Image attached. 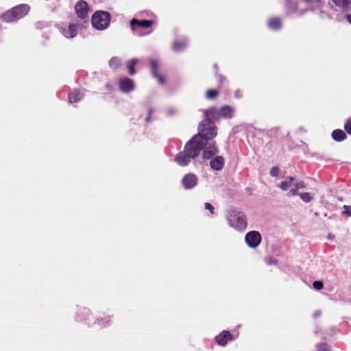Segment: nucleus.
Wrapping results in <instances>:
<instances>
[{"mask_svg":"<svg viewBox=\"0 0 351 351\" xmlns=\"http://www.w3.org/2000/svg\"><path fill=\"white\" fill-rule=\"evenodd\" d=\"M62 33L66 38L75 37L77 33L76 25L70 24L68 28H62Z\"/></svg>","mask_w":351,"mask_h":351,"instance_id":"2eb2a0df","label":"nucleus"},{"mask_svg":"<svg viewBox=\"0 0 351 351\" xmlns=\"http://www.w3.org/2000/svg\"><path fill=\"white\" fill-rule=\"evenodd\" d=\"M333 3L343 8H346L349 6V5L351 3V0H332Z\"/></svg>","mask_w":351,"mask_h":351,"instance_id":"b1692460","label":"nucleus"},{"mask_svg":"<svg viewBox=\"0 0 351 351\" xmlns=\"http://www.w3.org/2000/svg\"><path fill=\"white\" fill-rule=\"evenodd\" d=\"M197 177L193 173L186 175L182 179V184L186 189L193 188L197 184Z\"/></svg>","mask_w":351,"mask_h":351,"instance_id":"9d476101","label":"nucleus"},{"mask_svg":"<svg viewBox=\"0 0 351 351\" xmlns=\"http://www.w3.org/2000/svg\"><path fill=\"white\" fill-rule=\"evenodd\" d=\"M232 338L229 331L223 330L221 333L215 337V340L219 345L225 346L228 341Z\"/></svg>","mask_w":351,"mask_h":351,"instance_id":"ddd939ff","label":"nucleus"},{"mask_svg":"<svg viewBox=\"0 0 351 351\" xmlns=\"http://www.w3.org/2000/svg\"><path fill=\"white\" fill-rule=\"evenodd\" d=\"M300 198L305 202H309L312 199V197L311 196L309 193L305 192L299 194Z\"/></svg>","mask_w":351,"mask_h":351,"instance_id":"bb28decb","label":"nucleus"},{"mask_svg":"<svg viewBox=\"0 0 351 351\" xmlns=\"http://www.w3.org/2000/svg\"><path fill=\"white\" fill-rule=\"evenodd\" d=\"M210 165L215 170H221L223 167V158L217 156L210 162Z\"/></svg>","mask_w":351,"mask_h":351,"instance_id":"dca6fc26","label":"nucleus"},{"mask_svg":"<svg viewBox=\"0 0 351 351\" xmlns=\"http://www.w3.org/2000/svg\"><path fill=\"white\" fill-rule=\"evenodd\" d=\"M348 21L351 24V15L347 16Z\"/></svg>","mask_w":351,"mask_h":351,"instance_id":"a19ab883","label":"nucleus"},{"mask_svg":"<svg viewBox=\"0 0 351 351\" xmlns=\"http://www.w3.org/2000/svg\"><path fill=\"white\" fill-rule=\"evenodd\" d=\"M110 19L108 12L97 11L92 16V25L98 30H104L109 25Z\"/></svg>","mask_w":351,"mask_h":351,"instance_id":"39448f33","label":"nucleus"},{"mask_svg":"<svg viewBox=\"0 0 351 351\" xmlns=\"http://www.w3.org/2000/svg\"><path fill=\"white\" fill-rule=\"evenodd\" d=\"M287 12L289 13L293 12L296 9L295 3L293 2H289V1L287 2Z\"/></svg>","mask_w":351,"mask_h":351,"instance_id":"cd10ccee","label":"nucleus"},{"mask_svg":"<svg viewBox=\"0 0 351 351\" xmlns=\"http://www.w3.org/2000/svg\"><path fill=\"white\" fill-rule=\"evenodd\" d=\"M152 112H153V110L149 109L148 116L146 118V121H149L150 120L151 115H152Z\"/></svg>","mask_w":351,"mask_h":351,"instance_id":"c9c22d12","label":"nucleus"},{"mask_svg":"<svg viewBox=\"0 0 351 351\" xmlns=\"http://www.w3.org/2000/svg\"><path fill=\"white\" fill-rule=\"evenodd\" d=\"M320 315H321V311H317L314 313L313 317H317L319 316Z\"/></svg>","mask_w":351,"mask_h":351,"instance_id":"ea45409f","label":"nucleus"},{"mask_svg":"<svg viewBox=\"0 0 351 351\" xmlns=\"http://www.w3.org/2000/svg\"><path fill=\"white\" fill-rule=\"evenodd\" d=\"M220 111H221V117L226 118V119L231 118L233 115V112H234L233 109L230 106H225L222 107L220 109Z\"/></svg>","mask_w":351,"mask_h":351,"instance_id":"6ab92c4d","label":"nucleus"},{"mask_svg":"<svg viewBox=\"0 0 351 351\" xmlns=\"http://www.w3.org/2000/svg\"><path fill=\"white\" fill-rule=\"evenodd\" d=\"M343 209L344 210H343L342 214L350 217L351 216V208H350V206L344 205Z\"/></svg>","mask_w":351,"mask_h":351,"instance_id":"c756f323","label":"nucleus"},{"mask_svg":"<svg viewBox=\"0 0 351 351\" xmlns=\"http://www.w3.org/2000/svg\"><path fill=\"white\" fill-rule=\"evenodd\" d=\"M137 62H138V59H132L130 61V63L128 65L130 75H133L136 73V70L134 69V66Z\"/></svg>","mask_w":351,"mask_h":351,"instance_id":"393cba45","label":"nucleus"},{"mask_svg":"<svg viewBox=\"0 0 351 351\" xmlns=\"http://www.w3.org/2000/svg\"><path fill=\"white\" fill-rule=\"evenodd\" d=\"M158 68V66L157 62L154 60H151L152 73L153 76L158 80V82L160 84H162L165 82V79L162 75H159L157 73Z\"/></svg>","mask_w":351,"mask_h":351,"instance_id":"4468645a","label":"nucleus"},{"mask_svg":"<svg viewBox=\"0 0 351 351\" xmlns=\"http://www.w3.org/2000/svg\"><path fill=\"white\" fill-rule=\"evenodd\" d=\"M298 189H296V187L295 186L293 189H291L288 192L287 196L291 197V196H294V195H299L300 193H298Z\"/></svg>","mask_w":351,"mask_h":351,"instance_id":"2f4dec72","label":"nucleus"},{"mask_svg":"<svg viewBox=\"0 0 351 351\" xmlns=\"http://www.w3.org/2000/svg\"><path fill=\"white\" fill-rule=\"evenodd\" d=\"M204 115L205 119H208L213 122L221 117L220 110H217L215 108H211L205 110Z\"/></svg>","mask_w":351,"mask_h":351,"instance_id":"9b49d317","label":"nucleus"},{"mask_svg":"<svg viewBox=\"0 0 351 351\" xmlns=\"http://www.w3.org/2000/svg\"><path fill=\"white\" fill-rule=\"evenodd\" d=\"M153 23H154L153 21H151V20L139 21L136 19H132L130 21V25H131L132 29L133 30H134L136 25L143 27V28H148L152 25Z\"/></svg>","mask_w":351,"mask_h":351,"instance_id":"f8f14e48","label":"nucleus"},{"mask_svg":"<svg viewBox=\"0 0 351 351\" xmlns=\"http://www.w3.org/2000/svg\"><path fill=\"white\" fill-rule=\"evenodd\" d=\"M203 156L206 159H210L218 152V149L216 147L215 143H208V141L206 143V145L203 148Z\"/></svg>","mask_w":351,"mask_h":351,"instance_id":"1a4fd4ad","label":"nucleus"},{"mask_svg":"<svg viewBox=\"0 0 351 351\" xmlns=\"http://www.w3.org/2000/svg\"><path fill=\"white\" fill-rule=\"evenodd\" d=\"M186 41H175L172 45V49L175 51H180L183 50L186 46Z\"/></svg>","mask_w":351,"mask_h":351,"instance_id":"412c9836","label":"nucleus"},{"mask_svg":"<svg viewBox=\"0 0 351 351\" xmlns=\"http://www.w3.org/2000/svg\"><path fill=\"white\" fill-rule=\"evenodd\" d=\"M75 10L78 17L81 19H85L87 17L88 13V5L85 1H79L75 5Z\"/></svg>","mask_w":351,"mask_h":351,"instance_id":"0eeeda50","label":"nucleus"},{"mask_svg":"<svg viewBox=\"0 0 351 351\" xmlns=\"http://www.w3.org/2000/svg\"><path fill=\"white\" fill-rule=\"evenodd\" d=\"M294 186L296 187V189H301L306 188V185L303 181H300L295 183Z\"/></svg>","mask_w":351,"mask_h":351,"instance_id":"473e14b6","label":"nucleus"},{"mask_svg":"<svg viewBox=\"0 0 351 351\" xmlns=\"http://www.w3.org/2000/svg\"><path fill=\"white\" fill-rule=\"evenodd\" d=\"M344 128L348 134H351V121H348L345 124Z\"/></svg>","mask_w":351,"mask_h":351,"instance_id":"f704fd0d","label":"nucleus"},{"mask_svg":"<svg viewBox=\"0 0 351 351\" xmlns=\"http://www.w3.org/2000/svg\"><path fill=\"white\" fill-rule=\"evenodd\" d=\"M234 95H235V97H236L237 98H241V91H240L239 90H237L235 92Z\"/></svg>","mask_w":351,"mask_h":351,"instance_id":"4c0bfd02","label":"nucleus"},{"mask_svg":"<svg viewBox=\"0 0 351 351\" xmlns=\"http://www.w3.org/2000/svg\"><path fill=\"white\" fill-rule=\"evenodd\" d=\"M314 289L316 290H320L323 288V283L322 281H315L313 283Z\"/></svg>","mask_w":351,"mask_h":351,"instance_id":"c85d7f7f","label":"nucleus"},{"mask_svg":"<svg viewBox=\"0 0 351 351\" xmlns=\"http://www.w3.org/2000/svg\"><path fill=\"white\" fill-rule=\"evenodd\" d=\"M29 11V6L27 4H21L5 12L2 19L5 22L17 21L27 14Z\"/></svg>","mask_w":351,"mask_h":351,"instance_id":"7ed1b4c3","label":"nucleus"},{"mask_svg":"<svg viewBox=\"0 0 351 351\" xmlns=\"http://www.w3.org/2000/svg\"><path fill=\"white\" fill-rule=\"evenodd\" d=\"M204 207L206 210H208L212 215L214 214V207L210 203H205Z\"/></svg>","mask_w":351,"mask_h":351,"instance_id":"72a5a7b5","label":"nucleus"},{"mask_svg":"<svg viewBox=\"0 0 351 351\" xmlns=\"http://www.w3.org/2000/svg\"><path fill=\"white\" fill-rule=\"evenodd\" d=\"M279 173V168L276 166L273 167L270 170L271 176H277Z\"/></svg>","mask_w":351,"mask_h":351,"instance_id":"7c9ffc66","label":"nucleus"},{"mask_svg":"<svg viewBox=\"0 0 351 351\" xmlns=\"http://www.w3.org/2000/svg\"><path fill=\"white\" fill-rule=\"evenodd\" d=\"M199 136H194L186 143L183 152L177 154L175 160L180 166L189 165L191 159L195 158L203 149L206 144L198 140Z\"/></svg>","mask_w":351,"mask_h":351,"instance_id":"f257e3e1","label":"nucleus"},{"mask_svg":"<svg viewBox=\"0 0 351 351\" xmlns=\"http://www.w3.org/2000/svg\"><path fill=\"white\" fill-rule=\"evenodd\" d=\"M217 134V128L214 122L208 119H204L199 123L198 133L195 136H199L198 140L202 141L206 144V141L212 140Z\"/></svg>","mask_w":351,"mask_h":351,"instance_id":"f03ea898","label":"nucleus"},{"mask_svg":"<svg viewBox=\"0 0 351 351\" xmlns=\"http://www.w3.org/2000/svg\"><path fill=\"white\" fill-rule=\"evenodd\" d=\"M119 85L120 90L126 93L132 92L135 88L134 81L128 77L120 80Z\"/></svg>","mask_w":351,"mask_h":351,"instance_id":"6e6552de","label":"nucleus"},{"mask_svg":"<svg viewBox=\"0 0 351 351\" xmlns=\"http://www.w3.org/2000/svg\"><path fill=\"white\" fill-rule=\"evenodd\" d=\"M266 262L267 264H272V263H274L275 261L271 258H269L266 260Z\"/></svg>","mask_w":351,"mask_h":351,"instance_id":"58836bf2","label":"nucleus"},{"mask_svg":"<svg viewBox=\"0 0 351 351\" xmlns=\"http://www.w3.org/2000/svg\"><path fill=\"white\" fill-rule=\"evenodd\" d=\"M317 351H328V350L327 348L324 346H319Z\"/></svg>","mask_w":351,"mask_h":351,"instance_id":"e433bc0d","label":"nucleus"},{"mask_svg":"<svg viewBox=\"0 0 351 351\" xmlns=\"http://www.w3.org/2000/svg\"><path fill=\"white\" fill-rule=\"evenodd\" d=\"M268 25L271 29H278L281 27V22L280 19L274 18L269 21Z\"/></svg>","mask_w":351,"mask_h":351,"instance_id":"5701e85b","label":"nucleus"},{"mask_svg":"<svg viewBox=\"0 0 351 351\" xmlns=\"http://www.w3.org/2000/svg\"><path fill=\"white\" fill-rule=\"evenodd\" d=\"M219 95V91L216 90L210 89L206 92V98L208 99H212L215 98L216 96Z\"/></svg>","mask_w":351,"mask_h":351,"instance_id":"a878e982","label":"nucleus"},{"mask_svg":"<svg viewBox=\"0 0 351 351\" xmlns=\"http://www.w3.org/2000/svg\"><path fill=\"white\" fill-rule=\"evenodd\" d=\"M338 200H339L340 202H342L343 201V198L341 197H337Z\"/></svg>","mask_w":351,"mask_h":351,"instance_id":"79ce46f5","label":"nucleus"},{"mask_svg":"<svg viewBox=\"0 0 351 351\" xmlns=\"http://www.w3.org/2000/svg\"><path fill=\"white\" fill-rule=\"evenodd\" d=\"M83 97V94L79 90H74L69 95V101L70 103H75L80 101Z\"/></svg>","mask_w":351,"mask_h":351,"instance_id":"aec40b11","label":"nucleus"},{"mask_svg":"<svg viewBox=\"0 0 351 351\" xmlns=\"http://www.w3.org/2000/svg\"><path fill=\"white\" fill-rule=\"evenodd\" d=\"M295 180V178L289 176L286 178V180L281 182L278 186L284 191H287L293 182Z\"/></svg>","mask_w":351,"mask_h":351,"instance_id":"a211bd4d","label":"nucleus"},{"mask_svg":"<svg viewBox=\"0 0 351 351\" xmlns=\"http://www.w3.org/2000/svg\"><path fill=\"white\" fill-rule=\"evenodd\" d=\"M228 221L231 227L238 230H243L247 226L245 215L237 210H232L229 213Z\"/></svg>","mask_w":351,"mask_h":351,"instance_id":"20e7f679","label":"nucleus"},{"mask_svg":"<svg viewBox=\"0 0 351 351\" xmlns=\"http://www.w3.org/2000/svg\"><path fill=\"white\" fill-rule=\"evenodd\" d=\"M347 137L346 133L341 130H335L332 132V138L334 141H337V142H341L342 141H343L344 139H346Z\"/></svg>","mask_w":351,"mask_h":351,"instance_id":"f3484780","label":"nucleus"},{"mask_svg":"<svg viewBox=\"0 0 351 351\" xmlns=\"http://www.w3.org/2000/svg\"><path fill=\"white\" fill-rule=\"evenodd\" d=\"M245 241L251 248H256L261 241V235L257 231H250L245 234Z\"/></svg>","mask_w":351,"mask_h":351,"instance_id":"423d86ee","label":"nucleus"},{"mask_svg":"<svg viewBox=\"0 0 351 351\" xmlns=\"http://www.w3.org/2000/svg\"><path fill=\"white\" fill-rule=\"evenodd\" d=\"M121 64V59L119 57H113L109 61V66L111 69H117Z\"/></svg>","mask_w":351,"mask_h":351,"instance_id":"4be33fe9","label":"nucleus"},{"mask_svg":"<svg viewBox=\"0 0 351 351\" xmlns=\"http://www.w3.org/2000/svg\"><path fill=\"white\" fill-rule=\"evenodd\" d=\"M333 237H334V236H332V237L329 236V238H330V239H332V238H333Z\"/></svg>","mask_w":351,"mask_h":351,"instance_id":"37998d69","label":"nucleus"}]
</instances>
